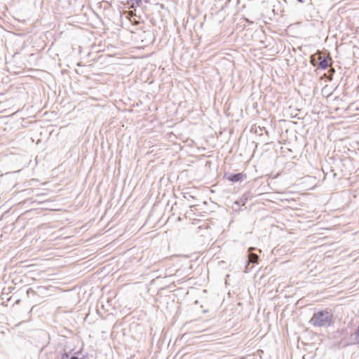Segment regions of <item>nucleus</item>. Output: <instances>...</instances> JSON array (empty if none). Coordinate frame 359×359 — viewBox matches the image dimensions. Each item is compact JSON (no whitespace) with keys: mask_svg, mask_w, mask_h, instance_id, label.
Listing matches in <instances>:
<instances>
[{"mask_svg":"<svg viewBox=\"0 0 359 359\" xmlns=\"http://www.w3.org/2000/svg\"><path fill=\"white\" fill-rule=\"evenodd\" d=\"M314 327L330 326L333 323V314L327 310L315 313L310 320Z\"/></svg>","mask_w":359,"mask_h":359,"instance_id":"obj_1","label":"nucleus"},{"mask_svg":"<svg viewBox=\"0 0 359 359\" xmlns=\"http://www.w3.org/2000/svg\"><path fill=\"white\" fill-rule=\"evenodd\" d=\"M318 60L319 61L318 67L325 69L332 65V59L329 56L324 57L318 55Z\"/></svg>","mask_w":359,"mask_h":359,"instance_id":"obj_2","label":"nucleus"},{"mask_svg":"<svg viewBox=\"0 0 359 359\" xmlns=\"http://www.w3.org/2000/svg\"><path fill=\"white\" fill-rule=\"evenodd\" d=\"M246 177V175L243 172L231 175L226 177V179L231 182H241Z\"/></svg>","mask_w":359,"mask_h":359,"instance_id":"obj_3","label":"nucleus"},{"mask_svg":"<svg viewBox=\"0 0 359 359\" xmlns=\"http://www.w3.org/2000/svg\"><path fill=\"white\" fill-rule=\"evenodd\" d=\"M258 260V256L256 254L251 253L249 255V261L252 263H256Z\"/></svg>","mask_w":359,"mask_h":359,"instance_id":"obj_4","label":"nucleus"},{"mask_svg":"<svg viewBox=\"0 0 359 359\" xmlns=\"http://www.w3.org/2000/svg\"><path fill=\"white\" fill-rule=\"evenodd\" d=\"M62 359H69V355L67 353H65L62 356ZM70 359H87L86 357L83 356L82 358H78L76 356H72Z\"/></svg>","mask_w":359,"mask_h":359,"instance_id":"obj_5","label":"nucleus"},{"mask_svg":"<svg viewBox=\"0 0 359 359\" xmlns=\"http://www.w3.org/2000/svg\"><path fill=\"white\" fill-rule=\"evenodd\" d=\"M129 20L133 25H140V24L144 25L143 22H140L137 21L135 18H129Z\"/></svg>","mask_w":359,"mask_h":359,"instance_id":"obj_6","label":"nucleus"},{"mask_svg":"<svg viewBox=\"0 0 359 359\" xmlns=\"http://www.w3.org/2000/svg\"><path fill=\"white\" fill-rule=\"evenodd\" d=\"M128 15H130V18H133L135 17V15L133 13V11H129Z\"/></svg>","mask_w":359,"mask_h":359,"instance_id":"obj_7","label":"nucleus"},{"mask_svg":"<svg viewBox=\"0 0 359 359\" xmlns=\"http://www.w3.org/2000/svg\"><path fill=\"white\" fill-rule=\"evenodd\" d=\"M311 62L313 65H316L315 63H314V59L313 58H311Z\"/></svg>","mask_w":359,"mask_h":359,"instance_id":"obj_8","label":"nucleus"},{"mask_svg":"<svg viewBox=\"0 0 359 359\" xmlns=\"http://www.w3.org/2000/svg\"><path fill=\"white\" fill-rule=\"evenodd\" d=\"M328 79H329L330 81H331V80H332V76H328Z\"/></svg>","mask_w":359,"mask_h":359,"instance_id":"obj_9","label":"nucleus"},{"mask_svg":"<svg viewBox=\"0 0 359 359\" xmlns=\"http://www.w3.org/2000/svg\"><path fill=\"white\" fill-rule=\"evenodd\" d=\"M143 28H144V26H143V25H142V26H141V30H142L143 32H144V31L143 30Z\"/></svg>","mask_w":359,"mask_h":359,"instance_id":"obj_10","label":"nucleus"},{"mask_svg":"<svg viewBox=\"0 0 359 359\" xmlns=\"http://www.w3.org/2000/svg\"><path fill=\"white\" fill-rule=\"evenodd\" d=\"M330 72H334V69H330Z\"/></svg>","mask_w":359,"mask_h":359,"instance_id":"obj_11","label":"nucleus"},{"mask_svg":"<svg viewBox=\"0 0 359 359\" xmlns=\"http://www.w3.org/2000/svg\"><path fill=\"white\" fill-rule=\"evenodd\" d=\"M131 32H133V33H135L137 32V29L136 30H132Z\"/></svg>","mask_w":359,"mask_h":359,"instance_id":"obj_12","label":"nucleus"}]
</instances>
